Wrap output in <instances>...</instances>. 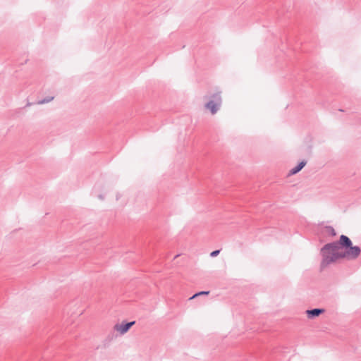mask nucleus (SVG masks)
<instances>
[{
    "label": "nucleus",
    "instance_id": "1",
    "mask_svg": "<svg viewBox=\"0 0 361 361\" xmlns=\"http://www.w3.org/2000/svg\"><path fill=\"white\" fill-rule=\"evenodd\" d=\"M322 252L323 255L322 267H323L338 259L345 258V246L341 242L325 245Z\"/></svg>",
    "mask_w": 361,
    "mask_h": 361
},
{
    "label": "nucleus",
    "instance_id": "2",
    "mask_svg": "<svg viewBox=\"0 0 361 361\" xmlns=\"http://www.w3.org/2000/svg\"><path fill=\"white\" fill-rule=\"evenodd\" d=\"M341 243L345 246V258L352 259L357 257L360 253V249L357 246H352L351 240L347 236H341Z\"/></svg>",
    "mask_w": 361,
    "mask_h": 361
},
{
    "label": "nucleus",
    "instance_id": "3",
    "mask_svg": "<svg viewBox=\"0 0 361 361\" xmlns=\"http://www.w3.org/2000/svg\"><path fill=\"white\" fill-rule=\"evenodd\" d=\"M221 104V97L220 92H216L211 96V99L205 104V108L210 111L212 114H215L218 111Z\"/></svg>",
    "mask_w": 361,
    "mask_h": 361
},
{
    "label": "nucleus",
    "instance_id": "4",
    "mask_svg": "<svg viewBox=\"0 0 361 361\" xmlns=\"http://www.w3.org/2000/svg\"><path fill=\"white\" fill-rule=\"evenodd\" d=\"M135 324V322H131L128 323H121V324H116L114 326V330L117 332H118L121 334H126L130 328Z\"/></svg>",
    "mask_w": 361,
    "mask_h": 361
},
{
    "label": "nucleus",
    "instance_id": "5",
    "mask_svg": "<svg viewBox=\"0 0 361 361\" xmlns=\"http://www.w3.org/2000/svg\"><path fill=\"white\" fill-rule=\"evenodd\" d=\"M324 310L323 309H314L311 310H307L306 314L309 318H313L318 317L320 314L323 313Z\"/></svg>",
    "mask_w": 361,
    "mask_h": 361
},
{
    "label": "nucleus",
    "instance_id": "6",
    "mask_svg": "<svg viewBox=\"0 0 361 361\" xmlns=\"http://www.w3.org/2000/svg\"><path fill=\"white\" fill-rule=\"evenodd\" d=\"M305 164H306L305 161L300 162L296 167L293 168L290 171V173L292 174H295V173L299 172L305 166Z\"/></svg>",
    "mask_w": 361,
    "mask_h": 361
},
{
    "label": "nucleus",
    "instance_id": "7",
    "mask_svg": "<svg viewBox=\"0 0 361 361\" xmlns=\"http://www.w3.org/2000/svg\"><path fill=\"white\" fill-rule=\"evenodd\" d=\"M209 294V292L208 291H202V292H200V293H197L196 294H195L194 295H192L190 300H192L194 299L195 298L199 296V295H208Z\"/></svg>",
    "mask_w": 361,
    "mask_h": 361
},
{
    "label": "nucleus",
    "instance_id": "8",
    "mask_svg": "<svg viewBox=\"0 0 361 361\" xmlns=\"http://www.w3.org/2000/svg\"><path fill=\"white\" fill-rule=\"evenodd\" d=\"M219 252H220V250H214L210 253V256L213 257H216L219 254Z\"/></svg>",
    "mask_w": 361,
    "mask_h": 361
}]
</instances>
